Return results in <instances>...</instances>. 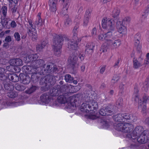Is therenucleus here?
Segmentation results:
<instances>
[{
	"instance_id": "obj_38",
	"label": "nucleus",
	"mask_w": 149,
	"mask_h": 149,
	"mask_svg": "<svg viewBox=\"0 0 149 149\" xmlns=\"http://www.w3.org/2000/svg\"><path fill=\"white\" fill-rule=\"evenodd\" d=\"M44 23V20H42L41 18V17H39V18H38V20L36 21L35 22V25H36V26H42Z\"/></svg>"
},
{
	"instance_id": "obj_41",
	"label": "nucleus",
	"mask_w": 149,
	"mask_h": 149,
	"mask_svg": "<svg viewBox=\"0 0 149 149\" xmlns=\"http://www.w3.org/2000/svg\"><path fill=\"white\" fill-rule=\"evenodd\" d=\"M1 22L3 26L6 27L8 29H10V26H8V20L6 18H4L3 19H2Z\"/></svg>"
},
{
	"instance_id": "obj_13",
	"label": "nucleus",
	"mask_w": 149,
	"mask_h": 149,
	"mask_svg": "<svg viewBox=\"0 0 149 149\" xmlns=\"http://www.w3.org/2000/svg\"><path fill=\"white\" fill-rule=\"evenodd\" d=\"M130 124L128 123H126L124 124V127L123 128V136L125 138L130 139Z\"/></svg>"
},
{
	"instance_id": "obj_37",
	"label": "nucleus",
	"mask_w": 149,
	"mask_h": 149,
	"mask_svg": "<svg viewBox=\"0 0 149 149\" xmlns=\"http://www.w3.org/2000/svg\"><path fill=\"white\" fill-rule=\"evenodd\" d=\"M63 18L64 19V24L66 26H68L71 24V20L69 18L68 15H66Z\"/></svg>"
},
{
	"instance_id": "obj_17",
	"label": "nucleus",
	"mask_w": 149,
	"mask_h": 149,
	"mask_svg": "<svg viewBox=\"0 0 149 149\" xmlns=\"http://www.w3.org/2000/svg\"><path fill=\"white\" fill-rule=\"evenodd\" d=\"M51 98L49 93H45L42 94L40 97V101L43 104H47L49 103Z\"/></svg>"
},
{
	"instance_id": "obj_18",
	"label": "nucleus",
	"mask_w": 149,
	"mask_h": 149,
	"mask_svg": "<svg viewBox=\"0 0 149 149\" xmlns=\"http://www.w3.org/2000/svg\"><path fill=\"white\" fill-rule=\"evenodd\" d=\"M9 63L10 65L13 66H20L23 65L22 60L19 58L11 59L9 61Z\"/></svg>"
},
{
	"instance_id": "obj_12",
	"label": "nucleus",
	"mask_w": 149,
	"mask_h": 149,
	"mask_svg": "<svg viewBox=\"0 0 149 149\" xmlns=\"http://www.w3.org/2000/svg\"><path fill=\"white\" fill-rule=\"evenodd\" d=\"M81 40V38H79V39L77 40H69L68 44V48L70 50H76L78 47V45L79 43Z\"/></svg>"
},
{
	"instance_id": "obj_35",
	"label": "nucleus",
	"mask_w": 149,
	"mask_h": 149,
	"mask_svg": "<svg viewBox=\"0 0 149 149\" xmlns=\"http://www.w3.org/2000/svg\"><path fill=\"white\" fill-rule=\"evenodd\" d=\"M5 71L4 68H0V80L1 81L6 80L7 76L3 73Z\"/></svg>"
},
{
	"instance_id": "obj_3",
	"label": "nucleus",
	"mask_w": 149,
	"mask_h": 149,
	"mask_svg": "<svg viewBox=\"0 0 149 149\" xmlns=\"http://www.w3.org/2000/svg\"><path fill=\"white\" fill-rule=\"evenodd\" d=\"M120 12V10L117 8H115L113 11L112 19L103 18L102 21V26L103 29H107L111 31H114L115 29V22L118 19V16Z\"/></svg>"
},
{
	"instance_id": "obj_64",
	"label": "nucleus",
	"mask_w": 149,
	"mask_h": 149,
	"mask_svg": "<svg viewBox=\"0 0 149 149\" xmlns=\"http://www.w3.org/2000/svg\"><path fill=\"white\" fill-rule=\"evenodd\" d=\"M85 54L84 53H81L79 55V57L81 60H83L84 59Z\"/></svg>"
},
{
	"instance_id": "obj_9",
	"label": "nucleus",
	"mask_w": 149,
	"mask_h": 149,
	"mask_svg": "<svg viewBox=\"0 0 149 149\" xmlns=\"http://www.w3.org/2000/svg\"><path fill=\"white\" fill-rule=\"evenodd\" d=\"M66 87L65 85H63L61 87L59 85H57V87H56V88L54 87L50 90L49 94L51 97L58 96L62 92L65 91Z\"/></svg>"
},
{
	"instance_id": "obj_52",
	"label": "nucleus",
	"mask_w": 149,
	"mask_h": 149,
	"mask_svg": "<svg viewBox=\"0 0 149 149\" xmlns=\"http://www.w3.org/2000/svg\"><path fill=\"white\" fill-rule=\"evenodd\" d=\"M17 6L16 4L13 5V7L11 9L12 14L14 15H15V13L17 11Z\"/></svg>"
},
{
	"instance_id": "obj_58",
	"label": "nucleus",
	"mask_w": 149,
	"mask_h": 149,
	"mask_svg": "<svg viewBox=\"0 0 149 149\" xmlns=\"http://www.w3.org/2000/svg\"><path fill=\"white\" fill-rule=\"evenodd\" d=\"M89 19H87L84 17L83 19V26H86L88 25V23L89 22Z\"/></svg>"
},
{
	"instance_id": "obj_49",
	"label": "nucleus",
	"mask_w": 149,
	"mask_h": 149,
	"mask_svg": "<svg viewBox=\"0 0 149 149\" xmlns=\"http://www.w3.org/2000/svg\"><path fill=\"white\" fill-rule=\"evenodd\" d=\"M91 13L88 10H86V11L85 14L84 15V18L87 19H90L91 18Z\"/></svg>"
},
{
	"instance_id": "obj_1",
	"label": "nucleus",
	"mask_w": 149,
	"mask_h": 149,
	"mask_svg": "<svg viewBox=\"0 0 149 149\" xmlns=\"http://www.w3.org/2000/svg\"><path fill=\"white\" fill-rule=\"evenodd\" d=\"M98 104L97 102H92L91 104L84 103L81 106L80 110L84 113H89L88 116V118L95 120L99 118L98 112Z\"/></svg>"
},
{
	"instance_id": "obj_7",
	"label": "nucleus",
	"mask_w": 149,
	"mask_h": 149,
	"mask_svg": "<svg viewBox=\"0 0 149 149\" xmlns=\"http://www.w3.org/2000/svg\"><path fill=\"white\" fill-rule=\"evenodd\" d=\"M32 65V67L27 66L23 67V69L25 70L26 73L27 74H31L34 71H36V70L37 68L42 67H43L44 68L42 70H44L45 69L44 68H46L47 66L45 65L44 61L42 59H38L33 62Z\"/></svg>"
},
{
	"instance_id": "obj_2",
	"label": "nucleus",
	"mask_w": 149,
	"mask_h": 149,
	"mask_svg": "<svg viewBox=\"0 0 149 149\" xmlns=\"http://www.w3.org/2000/svg\"><path fill=\"white\" fill-rule=\"evenodd\" d=\"M70 93L68 92L64 93H61V95L57 98V101L61 104H65L70 101L69 106L70 108L75 110L77 107L80 105L79 101H77V99L70 96Z\"/></svg>"
},
{
	"instance_id": "obj_26",
	"label": "nucleus",
	"mask_w": 149,
	"mask_h": 149,
	"mask_svg": "<svg viewBox=\"0 0 149 149\" xmlns=\"http://www.w3.org/2000/svg\"><path fill=\"white\" fill-rule=\"evenodd\" d=\"M95 44L92 42H89L87 44L85 50L86 52H90L92 53L93 52V48L95 47Z\"/></svg>"
},
{
	"instance_id": "obj_60",
	"label": "nucleus",
	"mask_w": 149,
	"mask_h": 149,
	"mask_svg": "<svg viewBox=\"0 0 149 149\" xmlns=\"http://www.w3.org/2000/svg\"><path fill=\"white\" fill-rule=\"evenodd\" d=\"M139 91L138 88L137 86L136 85H135L134 87V93L135 94V95L136 97H137V95L136 94L139 92Z\"/></svg>"
},
{
	"instance_id": "obj_50",
	"label": "nucleus",
	"mask_w": 149,
	"mask_h": 149,
	"mask_svg": "<svg viewBox=\"0 0 149 149\" xmlns=\"http://www.w3.org/2000/svg\"><path fill=\"white\" fill-rule=\"evenodd\" d=\"M119 79V78L118 75H115L111 80V82L112 83L114 84L117 82Z\"/></svg>"
},
{
	"instance_id": "obj_44",
	"label": "nucleus",
	"mask_w": 149,
	"mask_h": 149,
	"mask_svg": "<svg viewBox=\"0 0 149 149\" xmlns=\"http://www.w3.org/2000/svg\"><path fill=\"white\" fill-rule=\"evenodd\" d=\"M18 94L15 92H9L7 93V96L11 98H14L17 97Z\"/></svg>"
},
{
	"instance_id": "obj_56",
	"label": "nucleus",
	"mask_w": 149,
	"mask_h": 149,
	"mask_svg": "<svg viewBox=\"0 0 149 149\" xmlns=\"http://www.w3.org/2000/svg\"><path fill=\"white\" fill-rule=\"evenodd\" d=\"M115 23H116V26L117 29L121 26L123 25V24H124L123 21H118V19H117V20L115 22Z\"/></svg>"
},
{
	"instance_id": "obj_36",
	"label": "nucleus",
	"mask_w": 149,
	"mask_h": 149,
	"mask_svg": "<svg viewBox=\"0 0 149 149\" xmlns=\"http://www.w3.org/2000/svg\"><path fill=\"white\" fill-rule=\"evenodd\" d=\"M28 21L27 22H28L30 25V26H28L27 27H26V31H28L29 32H30L31 31L30 29L31 30L32 29H34V28H36V25L34 24V27L33 26V24H32L33 21L31 19H29L27 18Z\"/></svg>"
},
{
	"instance_id": "obj_23",
	"label": "nucleus",
	"mask_w": 149,
	"mask_h": 149,
	"mask_svg": "<svg viewBox=\"0 0 149 149\" xmlns=\"http://www.w3.org/2000/svg\"><path fill=\"white\" fill-rule=\"evenodd\" d=\"M3 81V84L5 90L11 91L14 90V86L13 85L6 82V80Z\"/></svg>"
},
{
	"instance_id": "obj_29",
	"label": "nucleus",
	"mask_w": 149,
	"mask_h": 149,
	"mask_svg": "<svg viewBox=\"0 0 149 149\" xmlns=\"http://www.w3.org/2000/svg\"><path fill=\"white\" fill-rule=\"evenodd\" d=\"M124 125V124L122 123H116L114 125V128L118 131L122 132V131H123Z\"/></svg>"
},
{
	"instance_id": "obj_39",
	"label": "nucleus",
	"mask_w": 149,
	"mask_h": 149,
	"mask_svg": "<svg viewBox=\"0 0 149 149\" xmlns=\"http://www.w3.org/2000/svg\"><path fill=\"white\" fill-rule=\"evenodd\" d=\"M133 61L134 68L137 69L141 66V63L135 58H133Z\"/></svg>"
},
{
	"instance_id": "obj_47",
	"label": "nucleus",
	"mask_w": 149,
	"mask_h": 149,
	"mask_svg": "<svg viewBox=\"0 0 149 149\" xmlns=\"http://www.w3.org/2000/svg\"><path fill=\"white\" fill-rule=\"evenodd\" d=\"M1 12L4 17H5L6 15L7 7L6 6H2L1 9Z\"/></svg>"
},
{
	"instance_id": "obj_53",
	"label": "nucleus",
	"mask_w": 149,
	"mask_h": 149,
	"mask_svg": "<svg viewBox=\"0 0 149 149\" xmlns=\"http://www.w3.org/2000/svg\"><path fill=\"white\" fill-rule=\"evenodd\" d=\"M123 99L122 98H119L116 102V105L119 106H121L123 104Z\"/></svg>"
},
{
	"instance_id": "obj_45",
	"label": "nucleus",
	"mask_w": 149,
	"mask_h": 149,
	"mask_svg": "<svg viewBox=\"0 0 149 149\" xmlns=\"http://www.w3.org/2000/svg\"><path fill=\"white\" fill-rule=\"evenodd\" d=\"M108 49V47L107 43H105L102 44L101 47L100 51H102V52H107Z\"/></svg>"
},
{
	"instance_id": "obj_59",
	"label": "nucleus",
	"mask_w": 149,
	"mask_h": 149,
	"mask_svg": "<svg viewBox=\"0 0 149 149\" xmlns=\"http://www.w3.org/2000/svg\"><path fill=\"white\" fill-rule=\"evenodd\" d=\"M97 32L96 28L94 27L92 29L91 32V34L93 36H94L96 35Z\"/></svg>"
},
{
	"instance_id": "obj_6",
	"label": "nucleus",
	"mask_w": 149,
	"mask_h": 149,
	"mask_svg": "<svg viewBox=\"0 0 149 149\" xmlns=\"http://www.w3.org/2000/svg\"><path fill=\"white\" fill-rule=\"evenodd\" d=\"M149 133L148 130H145L141 135L131 139V148H137L139 146V143L144 144L146 143L148 140V135Z\"/></svg>"
},
{
	"instance_id": "obj_28",
	"label": "nucleus",
	"mask_w": 149,
	"mask_h": 149,
	"mask_svg": "<svg viewBox=\"0 0 149 149\" xmlns=\"http://www.w3.org/2000/svg\"><path fill=\"white\" fill-rule=\"evenodd\" d=\"M47 43L45 41H43L36 45V49L38 52H40L46 45Z\"/></svg>"
},
{
	"instance_id": "obj_54",
	"label": "nucleus",
	"mask_w": 149,
	"mask_h": 149,
	"mask_svg": "<svg viewBox=\"0 0 149 149\" xmlns=\"http://www.w3.org/2000/svg\"><path fill=\"white\" fill-rule=\"evenodd\" d=\"M123 117V120L125 121V119L126 120H129L130 119V115L129 114L127 113H122Z\"/></svg>"
},
{
	"instance_id": "obj_5",
	"label": "nucleus",
	"mask_w": 149,
	"mask_h": 149,
	"mask_svg": "<svg viewBox=\"0 0 149 149\" xmlns=\"http://www.w3.org/2000/svg\"><path fill=\"white\" fill-rule=\"evenodd\" d=\"M44 70H41L40 72L38 73L34 71L31 74V80L34 83L38 82L41 77V76L42 75H45L47 74L48 72H56L58 70L57 66L53 64L48 65L46 68H45Z\"/></svg>"
},
{
	"instance_id": "obj_10",
	"label": "nucleus",
	"mask_w": 149,
	"mask_h": 149,
	"mask_svg": "<svg viewBox=\"0 0 149 149\" xmlns=\"http://www.w3.org/2000/svg\"><path fill=\"white\" fill-rule=\"evenodd\" d=\"M149 100L148 97L146 94L143 96L142 99H139L138 100V107L142 108V111L143 113L145 112L146 109V104Z\"/></svg>"
},
{
	"instance_id": "obj_16",
	"label": "nucleus",
	"mask_w": 149,
	"mask_h": 149,
	"mask_svg": "<svg viewBox=\"0 0 149 149\" xmlns=\"http://www.w3.org/2000/svg\"><path fill=\"white\" fill-rule=\"evenodd\" d=\"M19 77L21 83L24 84H28L30 83L31 79L29 75L23 73H20Z\"/></svg>"
},
{
	"instance_id": "obj_33",
	"label": "nucleus",
	"mask_w": 149,
	"mask_h": 149,
	"mask_svg": "<svg viewBox=\"0 0 149 149\" xmlns=\"http://www.w3.org/2000/svg\"><path fill=\"white\" fill-rule=\"evenodd\" d=\"M15 87V89L18 91H24L26 88L25 86L22 84H16Z\"/></svg>"
},
{
	"instance_id": "obj_4",
	"label": "nucleus",
	"mask_w": 149,
	"mask_h": 149,
	"mask_svg": "<svg viewBox=\"0 0 149 149\" xmlns=\"http://www.w3.org/2000/svg\"><path fill=\"white\" fill-rule=\"evenodd\" d=\"M59 71V70L58 69ZM56 72H52L47 73L46 75L44 77H42L40 80V84L41 85H44L41 88V90L42 91H46L50 88V87L53 86L55 84L56 81V77L53 75L49 74V73L52 74L53 73H56Z\"/></svg>"
},
{
	"instance_id": "obj_42",
	"label": "nucleus",
	"mask_w": 149,
	"mask_h": 149,
	"mask_svg": "<svg viewBox=\"0 0 149 149\" xmlns=\"http://www.w3.org/2000/svg\"><path fill=\"white\" fill-rule=\"evenodd\" d=\"M65 79L67 82L72 83L74 79V78L71 77L70 75L67 74L65 76Z\"/></svg>"
},
{
	"instance_id": "obj_8",
	"label": "nucleus",
	"mask_w": 149,
	"mask_h": 149,
	"mask_svg": "<svg viewBox=\"0 0 149 149\" xmlns=\"http://www.w3.org/2000/svg\"><path fill=\"white\" fill-rule=\"evenodd\" d=\"M67 39L66 36L63 35H56L53 38V47H62L63 41Z\"/></svg>"
},
{
	"instance_id": "obj_43",
	"label": "nucleus",
	"mask_w": 149,
	"mask_h": 149,
	"mask_svg": "<svg viewBox=\"0 0 149 149\" xmlns=\"http://www.w3.org/2000/svg\"><path fill=\"white\" fill-rule=\"evenodd\" d=\"M119 32L121 34H123L124 32L126 31V28L123 25L117 29Z\"/></svg>"
},
{
	"instance_id": "obj_24",
	"label": "nucleus",
	"mask_w": 149,
	"mask_h": 149,
	"mask_svg": "<svg viewBox=\"0 0 149 149\" xmlns=\"http://www.w3.org/2000/svg\"><path fill=\"white\" fill-rule=\"evenodd\" d=\"M31 31L29 32L28 31H27V32L29 36H31L32 37V39L33 40H37L38 38L36 28L34 29H30Z\"/></svg>"
},
{
	"instance_id": "obj_19",
	"label": "nucleus",
	"mask_w": 149,
	"mask_h": 149,
	"mask_svg": "<svg viewBox=\"0 0 149 149\" xmlns=\"http://www.w3.org/2000/svg\"><path fill=\"white\" fill-rule=\"evenodd\" d=\"M109 43L112 49L116 48L120 46L121 44V41L120 39L116 40H108Z\"/></svg>"
},
{
	"instance_id": "obj_48",
	"label": "nucleus",
	"mask_w": 149,
	"mask_h": 149,
	"mask_svg": "<svg viewBox=\"0 0 149 149\" xmlns=\"http://www.w3.org/2000/svg\"><path fill=\"white\" fill-rule=\"evenodd\" d=\"M71 0H66L64 2L63 7L68 9L71 2Z\"/></svg>"
},
{
	"instance_id": "obj_15",
	"label": "nucleus",
	"mask_w": 149,
	"mask_h": 149,
	"mask_svg": "<svg viewBox=\"0 0 149 149\" xmlns=\"http://www.w3.org/2000/svg\"><path fill=\"white\" fill-rule=\"evenodd\" d=\"M144 130L142 126H139L136 127L132 133H131V139L141 135Z\"/></svg>"
},
{
	"instance_id": "obj_11",
	"label": "nucleus",
	"mask_w": 149,
	"mask_h": 149,
	"mask_svg": "<svg viewBox=\"0 0 149 149\" xmlns=\"http://www.w3.org/2000/svg\"><path fill=\"white\" fill-rule=\"evenodd\" d=\"M141 40V35L139 33H138L134 36V47L139 53L141 52V45L140 42Z\"/></svg>"
},
{
	"instance_id": "obj_14",
	"label": "nucleus",
	"mask_w": 149,
	"mask_h": 149,
	"mask_svg": "<svg viewBox=\"0 0 149 149\" xmlns=\"http://www.w3.org/2000/svg\"><path fill=\"white\" fill-rule=\"evenodd\" d=\"M113 113V111H112L111 108L109 106H107L105 108H103L98 112L99 117V114L104 116H109L111 115Z\"/></svg>"
},
{
	"instance_id": "obj_61",
	"label": "nucleus",
	"mask_w": 149,
	"mask_h": 149,
	"mask_svg": "<svg viewBox=\"0 0 149 149\" xmlns=\"http://www.w3.org/2000/svg\"><path fill=\"white\" fill-rule=\"evenodd\" d=\"M131 123L132 122H136L137 120V117L136 116L134 115H132V118H131Z\"/></svg>"
},
{
	"instance_id": "obj_30",
	"label": "nucleus",
	"mask_w": 149,
	"mask_h": 149,
	"mask_svg": "<svg viewBox=\"0 0 149 149\" xmlns=\"http://www.w3.org/2000/svg\"><path fill=\"white\" fill-rule=\"evenodd\" d=\"M113 118L116 122H121L125 121V120H123L122 113H118L113 116Z\"/></svg>"
},
{
	"instance_id": "obj_51",
	"label": "nucleus",
	"mask_w": 149,
	"mask_h": 149,
	"mask_svg": "<svg viewBox=\"0 0 149 149\" xmlns=\"http://www.w3.org/2000/svg\"><path fill=\"white\" fill-rule=\"evenodd\" d=\"M14 36L16 40L19 41L20 40V36L18 32H16L15 33L14 35Z\"/></svg>"
},
{
	"instance_id": "obj_21",
	"label": "nucleus",
	"mask_w": 149,
	"mask_h": 149,
	"mask_svg": "<svg viewBox=\"0 0 149 149\" xmlns=\"http://www.w3.org/2000/svg\"><path fill=\"white\" fill-rule=\"evenodd\" d=\"M58 0H49V10L51 12H55L56 10V3Z\"/></svg>"
},
{
	"instance_id": "obj_31",
	"label": "nucleus",
	"mask_w": 149,
	"mask_h": 149,
	"mask_svg": "<svg viewBox=\"0 0 149 149\" xmlns=\"http://www.w3.org/2000/svg\"><path fill=\"white\" fill-rule=\"evenodd\" d=\"M38 89V87L36 86L32 85L30 88L25 91V93L28 94H31L35 92L37 89Z\"/></svg>"
},
{
	"instance_id": "obj_62",
	"label": "nucleus",
	"mask_w": 149,
	"mask_h": 149,
	"mask_svg": "<svg viewBox=\"0 0 149 149\" xmlns=\"http://www.w3.org/2000/svg\"><path fill=\"white\" fill-rule=\"evenodd\" d=\"M17 24L14 21H12L10 24V27L13 28H14L16 27Z\"/></svg>"
},
{
	"instance_id": "obj_46",
	"label": "nucleus",
	"mask_w": 149,
	"mask_h": 149,
	"mask_svg": "<svg viewBox=\"0 0 149 149\" xmlns=\"http://www.w3.org/2000/svg\"><path fill=\"white\" fill-rule=\"evenodd\" d=\"M68 9L63 7L62 10L60 13L61 15L62 16L64 17L66 15H68L67 14Z\"/></svg>"
},
{
	"instance_id": "obj_34",
	"label": "nucleus",
	"mask_w": 149,
	"mask_h": 149,
	"mask_svg": "<svg viewBox=\"0 0 149 149\" xmlns=\"http://www.w3.org/2000/svg\"><path fill=\"white\" fill-rule=\"evenodd\" d=\"M62 47H53V49L54 51V53L55 55L60 56L61 53Z\"/></svg>"
},
{
	"instance_id": "obj_25",
	"label": "nucleus",
	"mask_w": 149,
	"mask_h": 149,
	"mask_svg": "<svg viewBox=\"0 0 149 149\" xmlns=\"http://www.w3.org/2000/svg\"><path fill=\"white\" fill-rule=\"evenodd\" d=\"M38 56L37 54H32L27 56L26 59L28 60V62H32L37 60Z\"/></svg>"
},
{
	"instance_id": "obj_40",
	"label": "nucleus",
	"mask_w": 149,
	"mask_h": 149,
	"mask_svg": "<svg viewBox=\"0 0 149 149\" xmlns=\"http://www.w3.org/2000/svg\"><path fill=\"white\" fill-rule=\"evenodd\" d=\"M110 32H108L106 33L101 34L98 36V38L100 40H107V38H108V35L109 33Z\"/></svg>"
},
{
	"instance_id": "obj_63",
	"label": "nucleus",
	"mask_w": 149,
	"mask_h": 149,
	"mask_svg": "<svg viewBox=\"0 0 149 149\" xmlns=\"http://www.w3.org/2000/svg\"><path fill=\"white\" fill-rule=\"evenodd\" d=\"M149 12V4L147 6L146 9L145 10L144 13L145 14L143 15H148V13Z\"/></svg>"
},
{
	"instance_id": "obj_55",
	"label": "nucleus",
	"mask_w": 149,
	"mask_h": 149,
	"mask_svg": "<svg viewBox=\"0 0 149 149\" xmlns=\"http://www.w3.org/2000/svg\"><path fill=\"white\" fill-rule=\"evenodd\" d=\"M124 85L123 84H121L119 86V93L122 94L123 92L124 89Z\"/></svg>"
},
{
	"instance_id": "obj_27",
	"label": "nucleus",
	"mask_w": 149,
	"mask_h": 149,
	"mask_svg": "<svg viewBox=\"0 0 149 149\" xmlns=\"http://www.w3.org/2000/svg\"><path fill=\"white\" fill-rule=\"evenodd\" d=\"M77 59V57L73 55L71 59L72 62L70 64V66H71L70 68L73 71H74L75 70V65L76 64Z\"/></svg>"
},
{
	"instance_id": "obj_22",
	"label": "nucleus",
	"mask_w": 149,
	"mask_h": 149,
	"mask_svg": "<svg viewBox=\"0 0 149 149\" xmlns=\"http://www.w3.org/2000/svg\"><path fill=\"white\" fill-rule=\"evenodd\" d=\"M79 24L77 22L73 30V35L72 37V40H77L79 39V38L77 37L78 29L79 28Z\"/></svg>"
},
{
	"instance_id": "obj_32",
	"label": "nucleus",
	"mask_w": 149,
	"mask_h": 149,
	"mask_svg": "<svg viewBox=\"0 0 149 149\" xmlns=\"http://www.w3.org/2000/svg\"><path fill=\"white\" fill-rule=\"evenodd\" d=\"M149 87V76L146 79L144 83H143V86L142 89L145 92H147Z\"/></svg>"
},
{
	"instance_id": "obj_57",
	"label": "nucleus",
	"mask_w": 149,
	"mask_h": 149,
	"mask_svg": "<svg viewBox=\"0 0 149 149\" xmlns=\"http://www.w3.org/2000/svg\"><path fill=\"white\" fill-rule=\"evenodd\" d=\"M130 20V19L129 17H125L123 20V21L124 23V24H127L129 22Z\"/></svg>"
},
{
	"instance_id": "obj_20",
	"label": "nucleus",
	"mask_w": 149,
	"mask_h": 149,
	"mask_svg": "<svg viewBox=\"0 0 149 149\" xmlns=\"http://www.w3.org/2000/svg\"><path fill=\"white\" fill-rule=\"evenodd\" d=\"M6 75L7 76L6 80L8 79L14 82H17L19 81V77L16 74H6Z\"/></svg>"
}]
</instances>
